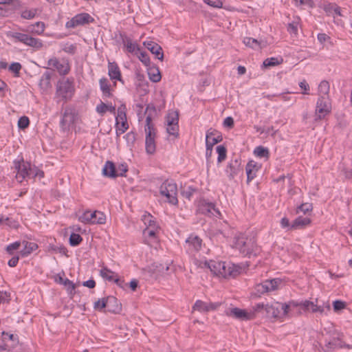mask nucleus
I'll use <instances>...</instances> for the list:
<instances>
[{
    "instance_id": "3c124183",
    "label": "nucleus",
    "mask_w": 352,
    "mask_h": 352,
    "mask_svg": "<svg viewBox=\"0 0 352 352\" xmlns=\"http://www.w3.org/2000/svg\"><path fill=\"white\" fill-rule=\"evenodd\" d=\"M21 243L20 241H15L9 244L6 248V251L9 255H14V252L17 250L21 247Z\"/></svg>"
},
{
    "instance_id": "79ce46f5",
    "label": "nucleus",
    "mask_w": 352,
    "mask_h": 352,
    "mask_svg": "<svg viewBox=\"0 0 352 352\" xmlns=\"http://www.w3.org/2000/svg\"><path fill=\"white\" fill-rule=\"evenodd\" d=\"M217 153H218L217 162L221 163L226 160L227 157V149L223 145H219L216 148Z\"/></svg>"
},
{
    "instance_id": "6e6d98bb",
    "label": "nucleus",
    "mask_w": 352,
    "mask_h": 352,
    "mask_svg": "<svg viewBox=\"0 0 352 352\" xmlns=\"http://www.w3.org/2000/svg\"><path fill=\"white\" fill-rule=\"evenodd\" d=\"M107 307V302L105 301V298H99L97 301L94 302V308L98 311H102L103 309Z\"/></svg>"
},
{
    "instance_id": "20e7f679",
    "label": "nucleus",
    "mask_w": 352,
    "mask_h": 352,
    "mask_svg": "<svg viewBox=\"0 0 352 352\" xmlns=\"http://www.w3.org/2000/svg\"><path fill=\"white\" fill-rule=\"evenodd\" d=\"M146 133L145 149L148 154H153L156 150L155 136L156 129L152 122V116L150 113L146 117V124L144 126Z\"/></svg>"
},
{
    "instance_id": "052dcab7",
    "label": "nucleus",
    "mask_w": 352,
    "mask_h": 352,
    "mask_svg": "<svg viewBox=\"0 0 352 352\" xmlns=\"http://www.w3.org/2000/svg\"><path fill=\"white\" fill-rule=\"evenodd\" d=\"M126 51L129 53L133 54L135 55L138 54L140 52V47L136 43H133L130 44L126 47Z\"/></svg>"
},
{
    "instance_id": "9b49d317",
    "label": "nucleus",
    "mask_w": 352,
    "mask_h": 352,
    "mask_svg": "<svg viewBox=\"0 0 352 352\" xmlns=\"http://www.w3.org/2000/svg\"><path fill=\"white\" fill-rule=\"evenodd\" d=\"M331 111L329 96H320L316 102L315 120L323 119Z\"/></svg>"
},
{
    "instance_id": "39448f33",
    "label": "nucleus",
    "mask_w": 352,
    "mask_h": 352,
    "mask_svg": "<svg viewBox=\"0 0 352 352\" xmlns=\"http://www.w3.org/2000/svg\"><path fill=\"white\" fill-rule=\"evenodd\" d=\"M12 168L16 173L15 177L19 183H22L26 178L31 177V164L28 161H25L22 156H19L18 158L13 161Z\"/></svg>"
},
{
    "instance_id": "6ab92c4d",
    "label": "nucleus",
    "mask_w": 352,
    "mask_h": 352,
    "mask_svg": "<svg viewBox=\"0 0 352 352\" xmlns=\"http://www.w3.org/2000/svg\"><path fill=\"white\" fill-rule=\"evenodd\" d=\"M22 7V3L20 0H12L3 8L0 7V16L8 17L15 13Z\"/></svg>"
},
{
    "instance_id": "bf43d9fd",
    "label": "nucleus",
    "mask_w": 352,
    "mask_h": 352,
    "mask_svg": "<svg viewBox=\"0 0 352 352\" xmlns=\"http://www.w3.org/2000/svg\"><path fill=\"white\" fill-rule=\"evenodd\" d=\"M346 306V302L340 300H336L333 302V307L335 312H338L344 309Z\"/></svg>"
},
{
    "instance_id": "ea45409f",
    "label": "nucleus",
    "mask_w": 352,
    "mask_h": 352,
    "mask_svg": "<svg viewBox=\"0 0 352 352\" xmlns=\"http://www.w3.org/2000/svg\"><path fill=\"white\" fill-rule=\"evenodd\" d=\"M330 89L329 83L327 80H322L320 82L318 86V92L320 95L324 96H329V92Z\"/></svg>"
},
{
    "instance_id": "8fccbe9b",
    "label": "nucleus",
    "mask_w": 352,
    "mask_h": 352,
    "mask_svg": "<svg viewBox=\"0 0 352 352\" xmlns=\"http://www.w3.org/2000/svg\"><path fill=\"white\" fill-rule=\"evenodd\" d=\"M67 289L68 294L73 296L75 294L76 285L68 278H65L63 285Z\"/></svg>"
},
{
    "instance_id": "c9c22d12",
    "label": "nucleus",
    "mask_w": 352,
    "mask_h": 352,
    "mask_svg": "<svg viewBox=\"0 0 352 352\" xmlns=\"http://www.w3.org/2000/svg\"><path fill=\"white\" fill-rule=\"evenodd\" d=\"M52 78V74L49 72H45L40 79L39 85L45 89L48 88L50 85V80Z\"/></svg>"
},
{
    "instance_id": "f3484780",
    "label": "nucleus",
    "mask_w": 352,
    "mask_h": 352,
    "mask_svg": "<svg viewBox=\"0 0 352 352\" xmlns=\"http://www.w3.org/2000/svg\"><path fill=\"white\" fill-rule=\"evenodd\" d=\"M225 314L242 321L250 320L254 318V314L249 313L245 309L233 307L225 311Z\"/></svg>"
},
{
    "instance_id": "b1692460",
    "label": "nucleus",
    "mask_w": 352,
    "mask_h": 352,
    "mask_svg": "<svg viewBox=\"0 0 352 352\" xmlns=\"http://www.w3.org/2000/svg\"><path fill=\"white\" fill-rule=\"evenodd\" d=\"M107 305V311L113 314H118L122 310V305L116 297L109 296L105 298Z\"/></svg>"
},
{
    "instance_id": "13d9d810",
    "label": "nucleus",
    "mask_w": 352,
    "mask_h": 352,
    "mask_svg": "<svg viewBox=\"0 0 352 352\" xmlns=\"http://www.w3.org/2000/svg\"><path fill=\"white\" fill-rule=\"evenodd\" d=\"M21 65L19 63L14 62L9 66V70L14 74L15 76H19L20 70L21 69Z\"/></svg>"
},
{
    "instance_id": "4c0bfd02",
    "label": "nucleus",
    "mask_w": 352,
    "mask_h": 352,
    "mask_svg": "<svg viewBox=\"0 0 352 352\" xmlns=\"http://www.w3.org/2000/svg\"><path fill=\"white\" fill-rule=\"evenodd\" d=\"M100 274L103 278L109 281H113V280H114V277L117 276V274H116L115 272L109 270L107 267H103L101 269Z\"/></svg>"
},
{
    "instance_id": "bb28decb",
    "label": "nucleus",
    "mask_w": 352,
    "mask_h": 352,
    "mask_svg": "<svg viewBox=\"0 0 352 352\" xmlns=\"http://www.w3.org/2000/svg\"><path fill=\"white\" fill-rule=\"evenodd\" d=\"M22 244L23 245V248L19 252V254L22 257L28 256L32 252L36 250L38 248V245L34 242L23 241Z\"/></svg>"
},
{
    "instance_id": "774afa93",
    "label": "nucleus",
    "mask_w": 352,
    "mask_h": 352,
    "mask_svg": "<svg viewBox=\"0 0 352 352\" xmlns=\"http://www.w3.org/2000/svg\"><path fill=\"white\" fill-rule=\"evenodd\" d=\"M63 50L65 52H66V53H68V54H74L76 53V47L74 44H70V45H67V44L63 48Z\"/></svg>"
},
{
    "instance_id": "de8ad7c7",
    "label": "nucleus",
    "mask_w": 352,
    "mask_h": 352,
    "mask_svg": "<svg viewBox=\"0 0 352 352\" xmlns=\"http://www.w3.org/2000/svg\"><path fill=\"white\" fill-rule=\"evenodd\" d=\"M37 12H38V9H36V8H33V9H30V10L26 9L21 12V17L24 19H28V20L32 19L36 15Z\"/></svg>"
},
{
    "instance_id": "7ed1b4c3",
    "label": "nucleus",
    "mask_w": 352,
    "mask_h": 352,
    "mask_svg": "<svg viewBox=\"0 0 352 352\" xmlns=\"http://www.w3.org/2000/svg\"><path fill=\"white\" fill-rule=\"evenodd\" d=\"M316 304H315L312 301H309L308 300H301L300 302L295 300H290L287 303H283V315L286 316L289 309L292 307H299L304 311H307L311 310L312 313H320L322 314L324 312V308L323 306L318 305V299L316 300Z\"/></svg>"
},
{
    "instance_id": "a211bd4d",
    "label": "nucleus",
    "mask_w": 352,
    "mask_h": 352,
    "mask_svg": "<svg viewBox=\"0 0 352 352\" xmlns=\"http://www.w3.org/2000/svg\"><path fill=\"white\" fill-rule=\"evenodd\" d=\"M198 212L208 217L214 216L217 217L221 215L219 209L216 208L214 203L206 202V201L199 204Z\"/></svg>"
},
{
    "instance_id": "5fc2aeb1",
    "label": "nucleus",
    "mask_w": 352,
    "mask_h": 352,
    "mask_svg": "<svg viewBox=\"0 0 352 352\" xmlns=\"http://www.w3.org/2000/svg\"><path fill=\"white\" fill-rule=\"evenodd\" d=\"M45 176V173L42 170H40L36 166L32 167L31 171V177L36 178L38 177L39 179L43 178Z\"/></svg>"
},
{
    "instance_id": "423d86ee",
    "label": "nucleus",
    "mask_w": 352,
    "mask_h": 352,
    "mask_svg": "<svg viewBox=\"0 0 352 352\" xmlns=\"http://www.w3.org/2000/svg\"><path fill=\"white\" fill-rule=\"evenodd\" d=\"M254 310L255 312H261L265 311L266 313V317L268 318L278 319L284 316L283 315V303L278 302H274L271 305L258 303L254 307Z\"/></svg>"
},
{
    "instance_id": "f03ea898",
    "label": "nucleus",
    "mask_w": 352,
    "mask_h": 352,
    "mask_svg": "<svg viewBox=\"0 0 352 352\" xmlns=\"http://www.w3.org/2000/svg\"><path fill=\"white\" fill-rule=\"evenodd\" d=\"M75 93L74 78H63L58 80L56 85L55 97L58 98L57 102L64 103L69 101Z\"/></svg>"
},
{
    "instance_id": "473e14b6",
    "label": "nucleus",
    "mask_w": 352,
    "mask_h": 352,
    "mask_svg": "<svg viewBox=\"0 0 352 352\" xmlns=\"http://www.w3.org/2000/svg\"><path fill=\"white\" fill-rule=\"evenodd\" d=\"M148 76L149 80L153 82H158L161 80L162 78L160 70L157 67L148 68Z\"/></svg>"
},
{
    "instance_id": "5701e85b",
    "label": "nucleus",
    "mask_w": 352,
    "mask_h": 352,
    "mask_svg": "<svg viewBox=\"0 0 352 352\" xmlns=\"http://www.w3.org/2000/svg\"><path fill=\"white\" fill-rule=\"evenodd\" d=\"M108 75L111 80H118L124 84V80L122 78L121 71L117 63L109 62L108 63Z\"/></svg>"
},
{
    "instance_id": "603ef678",
    "label": "nucleus",
    "mask_w": 352,
    "mask_h": 352,
    "mask_svg": "<svg viewBox=\"0 0 352 352\" xmlns=\"http://www.w3.org/2000/svg\"><path fill=\"white\" fill-rule=\"evenodd\" d=\"M120 126L116 125V135L120 136L124 133L128 129L129 124L127 121L120 122Z\"/></svg>"
},
{
    "instance_id": "f257e3e1",
    "label": "nucleus",
    "mask_w": 352,
    "mask_h": 352,
    "mask_svg": "<svg viewBox=\"0 0 352 352\" xmlns=\"http://www.w3.org/2000/svg\"><path fill=\"white\" fill-rule=\"evenodd\" d=\"M45 28V23L42 21H38L30 25L28 30L18 27L19 30L8 31L6 36L13 43H20L37 51L43 47V43L41 39L35 37L34 35L42 34Z\"/></svg>"
},
{
    "instance_id": "f704fd0d",
    "label": "nucleus",
    "mask_w": 352,
    "mask_h": 352,
    "mask_svg": "<svg viewBox=\"0 0 352 352\" xmlns=\"http://www.w3.org/2000/svg\"><path fill=\"white\" fill-rule=\"evenodd\" d=\"M243 43L254 50H259L261 48V43L256 38L251 37H245L243 38Z\"/></svg>"
},
{
    "instance_id": "4468645a",
    "label": "nucleus",
    "mask_w": 352,
    "mask_h": 352,
    "mask_svg": "<svg viewBox=\"0 0 352 352\" xmlns=\"http://www.w3.org/2000/svg\"><path fill=\"white\" fill-rule=\"evenodd\" d=\"M166 119L167 122V133L170 135L177 138L179 136V112L177 111L169 112Z\"/></svg>"
},
{
    "instance_id": "e2e57ef3",
    "label": "nucleus",
    "mask_w": 352,
    "mask_h": 352,
    "mask_svg": "<svg viewBox=\"0 0 352 352\" xmlns=\"http://www.w3.org/2000/svg\"><path fill=\"white\" fill-rule=\"evenodd\" d=\"M261 168V164H259L258 163H257L253 160H250L248 162V164L245 166V170H248L249 168H250L256 172H258Z\"/></svg>"
},
{
    "instance_id": "37998d69",
    "label": "nucleus",
    "mask_w": 352,
    "mask_h": 352,
    "mask_svg": "<svg viewBox=\"0 0 352 352\" xmlns=\"http://www.w3.org/2000/svg\"><path fill=\"white\" fill-rule=\"evenodd\" d=\"M283 62V58H280L279 60L278 58L272 57L266 58L263 63V65L265 67H270L280 65Z\"/></svg>"
},
{
    "instance_id": "e433bc0d",
    "label": "nucleus",
    "mask_w": 352,
    "mask_h": 352,
    "mask_svg": "<svg viewBox=\"0 0 352 352\" xmlns=\"http://www.w3.org/2000/svg\"><path fill=\"white\" fill-rule=\"evenodd\" d=\"M47 251L48 252H52V253H60L62 254H64V255H66L67 252V248L61 245L60 246H57L54 244H52V243H50L47 247Z\"/></svg>"
},
{
    "instance_id": "a19ab883",
    "label": "nucleus",
    "mask_w": 352,
    "mask_h": 352,
    "mask_svg": "<svg viewBox=\"0 0 352 352\" xmlns=\"http://www.w3.org/2000/svg\"><path fill=\"white\" fill-rule=\"evenodd\" d=\"M82 241V237L76 233H72L69 238V245L72 247H76L79 245Z\"/></svg>"
},
{
    "instance_id": "c756f323",
    "label": "nucleus",
    "mask_w": 352,
    "mask_h": 352,
    "mask_svg": "<svg viewBox=\"0 0 352 352\" xmlns=\"http://www.w3.org/2000/svg\"><path fill=\"white\" fill-rule=\"evenodd\" d=\"M192 251H199L201 248L202 240L198 236L191 234L186 241Z\"/></svg>"
},
{
    "instance_id": "4be33fe9",
    "label": "nucleus",
    "mask_w": 352,
    "mask_h": 352,
    "mask_svg": "<svg viewBox=\"0 0 352 352\" xmlns=\"http://www.w3.org/2000/svg\"><path fill=\"white\" fill-rule=\"evenodd\" d=\"M223 140L222 135L220 132L214 129H209L206 132V145L213 146L214 144L221 142Z\"/></svg>"
},
{
    "instance_id": "69168bd1",
    "label": "nucleus",
    "mask_w": 352,
    "mask_h": 352,
    "mask_svg": "<svg viewBox=\"0 0 352 352\" xmlns=\"http://www.w3.org/2000/svg\"><path fill=\"white\" fill-rule=\"evenodd\" d=\"M296 6H300L307 5L309 7L312 8L314 6L313 0H293Z\"/></svg>"
},
{
    "instance_id": "7c9ffc66",
    "label": "nucleus",
    "mask_w": 352,
    "mask_h": 352,
    "mask_svg": "<svg viewBox=\"0 0 352 352\" xmlns=\"http://www.w3.org/2000/svg\"><path fill=\"white\" fill-rule=\"evenodd\" d=\"M323 9L328 16H333V17H335V14L338 16H342L340 7L336 3H328L324 4Z\"/></svg>"
},
{
    "instance_id": "412c9836",
    "label": "nucleus",
    "mask_w": 352,
    "mask_h": 352,
    "mask_svg": "<svg viewBox=\"0 0 352 352\" xmlns=\"http://www.w3.org/2000/svg\"><path fill=\"white\" fill-rule=\"evenodd\" d=\"M47 65L49 66L54 67L56 68L57 72L59 73L60 75H66L70 71V66L69 63H60L58 59L56 57L50 58L47 61Z\"/></svg>"
},
{
    "instance_id": "58836bf2",
    "label": "nucleus",
    "mask_w": 352,
    "mask_h": 352,
    "mask_svg": "<svg viewBox=\"0 0 352 352\" xmlns=\"http://www.w3.org/2000/svg\"><path fill=\"white\" fill-rule=\"evenodd\" d=\"M254 153L258 157H266L268 158L270 155V151L267 148H265L263 146H258L255 148L254 151Z\"/></svg>"
},
{
    "instance_id": "6e6552de",
    "label": "nucleus",
    "mask_w": 352,
    "mask_h": 352,
    "mask_svg": "<svg viewBox=\"0 0 352 352\" xmlns=\"http://www.w3.org/2000/svg\"><path fill=\"white\" fill-rule=\"evenodd\" d=\"M281 283L280 278H273L266 280L261 283L255 285L252 296L254 298H260L262 295L270 292L274 291L278 289V285Z\"/></svg>"
},
{
    "instance_id": "864d4df0",
    "label": "nucleus",
    "mask_w": 352,
    "mask_h": 352,
    "mask_svg": "<svg viewBox=\"0 0 352 352\" xmlns=\"http://www.w3.org/2000/svg\"><path fill=\"white\" fill-rule=\"evenodd\" d=\"M30 125V120L27 116H22L18 120V127L20 129H25Z\"/></svg>"
},
{
    "instance_id": "72a5a7b5",
    "label": "nucleus",
    "mask_w": 352,
    "mask_h": 352,
    "mask_svg": "<svg viewBox=\"0 0 352 352\" xmlns=\"http://www.w3.org/2000/svg\"><path fill=\"white\" fill-rule=\"evenodd\" d=\"M117 111L118 115L116 117V125H119L120 122L127 121L126 113V107L125 104H122L120 107H118Z\"/></svg>"
},
{
    "instance_id": "f8f14e48",
    "label": "nucleus",
    "mask_w": 352,
    "mask_h": 352,
    "mask_svg": "<svg viewBox=\"0 0 352 352\" xmlns=\"http://www.w3.org/2000/svg\"><path fill=\"white\" fill-rule=\"evenodd\" d=\"M78 220L85 223L104 224L106 222V216L103 212L98 210L93 212L91 211H85L79 217Z\"/></svg>"
},
{
    "instance_id": "ddd939ff",
    "label": "nucleus",
    "mask_w": 352,
    "mask_h": 352,
    "mask_svg": "<svg viewBox=\"0 0 352 352\" xmlns=\"http://www.w3.org/2000/svg\"><path fill=\"white\" fill-rule=\"evenodd\" d=\"M94 19L87 12H82L76 14L69 21L65 23L67 28H75L77 26L85 25L94 22Z\"/></svg>"
},
{
    "instance_id": "aec40b11",
    "label": "nucleus",
    "mask_w": 352,
    "mask_h": 352,
    "mask_svg": "<svg viewBox=\"0 0 352 352\" xmlns=\"http://www.w3.org/2000/svg\"><path fill=\"white\" fill-rule=\"evenodd\" d=\"M241 170V160L240 158H236L234 160H231L228 163L226 168V173L227 174L229 179L231 180L233 179Z\"/></svg>"
},
{
    "instance_id": "a18cd8bd",
    "label": "nucleus",
    "mask_w": 352,
    "mask_h": 352,
    "mask_svg": "<svg viewBox=\"0 0 352 352\" xmlns=\"http://www.w3.org/2000/svg\"><path fill=\"white\" fill-rule=\"evenodd\" d=\"M143 221L144 224L146 225V227L149 228H157L155 218L151 214H144L143 216Z\"/></svg>"
},
{
    "instance_id": "9d476101",
    "label": "nucleus",
    "mask_w": 352,
    "mask_h": 352,
    "mask_svg": "<svg viewBox=\"0 0 352 352\" xmlns=\"http://www.w3.org/2000/svg\"><path fill=\"white\" fill-rule=\"evenodd\" d=\"M77 116L78 113L76 109L71 106H67L64 109L60 121L61 130L63 132L69 131L70 127L74 124Z\"/></svg>"
},
{
    "instance_id": "0eeeda50",
    "label": "nucleus",
    "mask_w": 352,
    "mask_h": 352,
    "mask_svg": "<svg viewBox=\"0 0 352 352\" xmlns=\"http://www.w3.org/2000/svg\"><path fill=\"white\" fill-rule=\"evenodd\" d=\"M235 247L245 256L251 257L252 255H256L257 247L252 239H248L244 236H239L236 239Z\"/></svg>"
},
{
    "instance_id": "4d7b16f0",
    "label": "nucleus",
    "mask_w": 352,
    "mask_h": 352,
    "mask_svg": "<svg viewBox=\"0 0 352 352\" xmlns=\"http://www.w3.org/2000/svg\"><path fill=\"white\" fill-rule=\"evenodd\" d=\"M298 23L296 21H292L288 23L287 30L290 34L296 36L298 34Z\"/></svg>"
},
{
    "instance_id": "393cba45",
    "label": "nucleus",
    "mask_w": 352,
    "mask_h": 352,
    "mask_svg": "<svg viewBox=\"0 0 352 352\" xmlns=\"http://www.w3.org/2000/svg\"><path fill=\"white\" fill-rule=\"evenodd\" d=\"M143 44L153 54L155 55L156 58L163 60V50L159 44L153 41H144Z\"/></svg>"
},
{
    "instance_id": "dca6fc26",
    "label": "nucleus",
    "mask_w": 352,
    "mask_h": 352,
    "mask_svg": "<svg viewBox=\"0 0 352 352\" xmlns=\"http://www.w3.org/2000/svg\"><path fill=\"white\" fill-rule=\"evenodd\" d=\"M323 352H331L336 349H351L349 344H345L340 338L333 337L329 340H324V346H321Z\"/></svg>"
},
{
    "instance_id": "2eb2a0df",
    "label": "nucleus",
    "mask_w": 352,
    "mask_h": 352,
    "mask_svg": "<svg viewBox=\"0 0 352 352\" xmlns=\"http://www.w3.org/2000/svg\"><path fill=\"white\" fill-rule=\"evenodd\" d=\"M225 267L221 269L219 276L225 278H234L242 272L243 267L241 265H235L231 262L223 261Z\"/></svg>"
},
{
    "instance_id": "0e129e2a",
    "label": "nucleus",
    "mask_w": 352,
    "mask_h": 352,
    "mask_svg": "<svg viewBox=\"0 0 352 352\" xmlns=\"http://www.w3.org/2000/svg\"><path fill=\"white\" fill-rule=\"evenodd\" d=\"M118 172V177L125 176V173L128 171V166L126 164H121L116 168Z\"/></svg>"
},
{
    "instance_id": "c03bdc74",
    "label": "nucleus",
    "mask_w": 352,
    "mask_h": 352,
    "mask_svg": "<svg viewBox=\"0 0 352 352\" xmlns=\"http://www.w3.org/2000/svg\"><path fill=\"white\" fill-rule=\"evenodd\" d=\"M313 210L312 204L310 203H303L298 206L296 209V214H299L300 212H302L303 214H307L308 212H311Z\"/></svg>"
},
{
    "instance_id": "680f3d73",
    "label": "nucleus",
    "mask_w": 352,
    "mask_h": 352,
    "mask_svg": "<svg viewBox=\"0 0 352 352\" xmlns=\"http://www.w3.org/2000/svg\"><path fill=\"white\" fill-rule=\"evenodd\" d=\"M156 229L157 228H149L146 227L143 230V234L144 236H148L149 238L156 239Z\"/></svg>"
},
{
    "instance_id": "a878e982",
    "label": "nucleus",
    "mask_w": 352,
    "mask_h": 352,
    "mask_svg": "<svg viewBox=\"0 0 352 352\" xmlns=\"http://www.w3.org/2000/svg\"><path fill=\"white\" fill-rule=\"evenodd\" d=\"M102 174L109 178L118 177V172L115 164L111 161H107L102 168Z\"/></svg>"
},
{
    "instance_id": "cd10ccee",
    "label": "nucleus",
    "mask_w": 352,
    "mask_h": 352,
    "mask_svg": "<svg viewBox=\"0 0 352 352\" xmlns=\"http://www.w3.org/2000/svg\"><path fill=\"white\" fill-rule=\"evenodd\" d=\"M311 219L309 217H303L302 216L298 217L292 223L291 229L300 230L305 228L306 226L311 223Z\"/></svg>"
},
{
    "instance_id": "338daca9",
    "label": "nucleus",
    "mask_w": 352,
    "mask_h": 352,
    "mask_svg": "<svg viewBox=\"0 0 352 352\" xmlns=\"http://www.w3.org/2000/svg\"><path fill=\"white\" fill-rule=\"evenodd\" d=\"M107 108L108 104H106L103 102H100V103L96 106V109L98 113L103 115L107 111Z\"/></svg>"
},
{
    "instance_id": "09e8293b",
    "label": "nucleus",
    "mask_w": 352,
    "mask_h": 352,
    "mask_svg": "<svg viewBox=\"0 0 352 352\" xmlns=\"http://www.w3.org/2000/svg\"><path fill=\"white\" fill-rule=\"evenodd\" d=\"M139 58V60L146 66L149 67L151 64L150 58L148 56V54L146 52L141 51V49L140 50V52L138 54H136Z\"/></svg>"
},
{
    "instance_id": "2f4dec72",
    "label": "nucleus",
    "mask_w": 352,
    "mask_h": 352,
    "mask_svg": "<svg viewBox=\"0 0 352 352\" xmlns=\"http://www.w3.org/2000/svg\"><path fill=\"white\" fill-rule=\"evenodd\" d=\"M206 265L210 270V271L215 275L219 276L221 269L225 267L223 261H210L206 262Z\"/></svg>"
},
{
    "instance_id": "49530a36",
    "label": "nucleus",
    "mask_w": 352,
    "mask_h": 352,
    "mask_svg": "<svg viewBox=\"0 0 352 352\" xmlns=\"http://www.w3.org/2000/svg\"><path fill=\"white\" fill-rule=\"evenodd\" d=\"M192 309L201 313L208 312L207 302L201 300H197L195 302Z\"/></svg>"
},
{
    "instance_id": "1a4fd4ad",
    "label": "nucleus",
    "mask_w": 352,
    "mask_h": 352,
    "mask_svg": "<svg viewBox=\"0 0 352 352\" xmlns=\"http://www.w3.org/2000/svg\"><path fill=\"white\" fill-rule=\"evenodd\" d=\"M160 192L161 195L167 198V201L169 204L174 206L177 205V186L175 183L168 180L164 181L160 186Z\"/></svg>"
},
{
    "instance_id": "c85d7f7f",
    "label": "nucleus",
    "mask_w": 352,
    "mask_h": 352,
    "mask_svg": "<svg viewBox=\"0 0 352 352\" xmlns=\"http://www.w3.org/2000/svg\"><path fill=\"white\" fill-rule=\"evenodd\" d=\"M99 85L104 98H111L113 96L111 85L107 78L103 77L100 78L99 80Z\"/></svg>"
}]
</instances>
